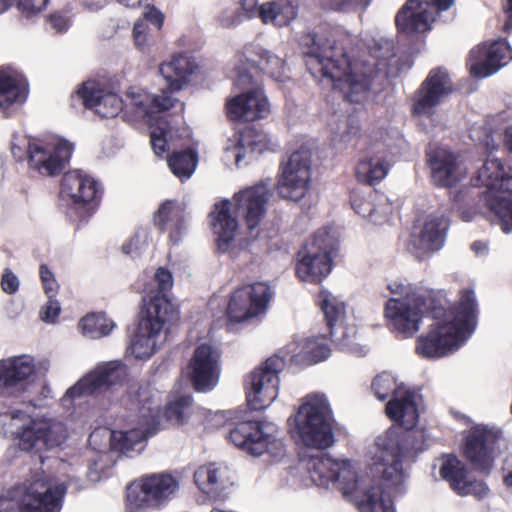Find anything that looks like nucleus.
Masks as SVG:
<instances>
[{
    "label": "nucleus",
    "instance_id": "obj_1",
    "mask_svg": "<svg viewBox=\"0 0 512 512\" xmlns=\"http://www.w3.org/2000/svg\"><path fill=\"white\" fill-rule=\"evenodd\" d=\"M372 390L381 401L391 397L385 407L386 415L399 423L377 435L366 448V457L379 479L360 475L356 463L350 460L326 454L310 457L303 467L313 484L337 488L361 512H395L392 498L405 489L407 467L427 448L425 432L413 429L422 396L388 372L374 378Z\"/></svg>",
    "mask_w": 512,
    "mask_h": 512
},
{
    "label": "nucleus",
    "instance_id": "obj_2",
    "mask_svg": "<svg viewBox=\"0 0 512 512\" xmlns=\"http://www.w3.org/2000/svg\"><path fill=\"white\" fill-rule=\"evenodd\" d=\"M348 35L339 32L308 34L302 38L306 47V66L314 78L321 77L333 84L351 103L368 98L370 79L359 62H351L343 47Z\"/></svg>",
    "mask_w": 512,
    "mask_h": 512
},
{
    "label": "nucleus",
    "instance_id": "obj_3",
    "mask_svg": "<svg viewBox=\"0 0 512 512\" xmlns=\"http://www.w3.org/2000/svg\"><path fill=\"white\" fill-rule=\"evenodd\" d=\"M478 302L474 290L465 288L448 311L433 310L434 322L426 335L417 339L415 351L426 359L447 357L459 350L477 326Z\"/></svg>",
    "mask_w": 512,
    "mask_h": 512
},
{
    "label": "nucleus",
    "instance_id": "obj_4",
    "mask_svg": "<svg viewBox=\"0 0 512 512\" xmlns=\"http://www.w3.org/2000/svg\"><path fill=\"white\" fill-rule=\"evenodd\" d=\"M173 283L171 271L164 267L156 269L149 288L148 301L127 349L134 358L147 360L154 355L165 343L170 324L177 320V307L168 297Z\"/></svg>",
    "mask_w": 512,
    "mask_h": 512
},
{
    "label": "nucleus",
    "instance_id": "obj_5",
    "mask_svg": "<svg viewBox=\"0 0 512 512\" xmlns=\"http://www.w3.org/2000/svg\"><path fill=\"white\" fill-rule=\"evenodd\" d=\"M121 405L134 412L132 427L118 431H104L110 440L112 449L127 457L141 454L147 439L153 436L161 426L160 405L162 397L148 386L131 383L120 399Z\"/></svg>",
    "mask_w": 512,
    "mask_h": 512
},
{
    "label": "nucleus",
    "instance_id": "obj_6",
    "mask_svg": "<svg viewBox=\"0 0 512 512\" xmlns=\"http://www.w3.org/2000/svg\"><path fill=\"white\" fill-rule=\"evenodd\" d=\"M269 197V187L261 183L235 194L233 201L224 200L214 205L210 219L220 252L229 250L237 233L238 221L233 216V210L243 218L251 237L253 239L258 237V227L266 215Z\"/></svg>",
    "mask_w": 512,
    "mask_h": 512
},
{
    "label": "nucleus",
    "instance_id": "obj_7",
    "mask_svg": "<svg viewBox=\"0 0 512 512\" xmlns=\"http://www.w3.org/2000/svg\"><path fill=\"white\" fill-rule=\"evenodd\" d=\"M0 434L13 439L20 450L28 452L60 446L67 431L56 418L13 410L0 414Z\"/></svg>",
    "mask_w": 512,
    "mask_h": 512
},
{
    "label": "nucleus",
    "instance_id": "obj_8",
    "mask_svg": "<svg viewBox=\"0 0 512 512\" xmlns=\"http://www.w3.org/2000/svg\"><path fill=\"white\" fill-rule=\"evenodd\" d=\"M290 419L292 436L307 448L324 450L335 442L334 415L324 393L313 392L300 400L296 413Z\"/></svg>",
    "mask_w": 512,
    "mask_h": 512
},
{
    "label": "nucleus",
    "instance_id": "obj_9",
    "mask_svg": "<svg viewBox=\"0 0 512 512\" xmlns=\"http://www.w3.org/2000/svg\"><path fill=\"white\" fill-rule=\"evenodd\" d=\"M65 492L63 482L35 474L0 497V512H60Z\"/></svg>",
    "mask_w": 512,
    "mask_h": 512
},
{
    "label": "nucleus",
    "instance_id": "obj_10",
    "mask_svg": "<svg viewBox=\"0 0 512 512\" xmlns=\"http://www.w3.org/2000/svg\"><path fill=\"white\" fill-rule=\"evenodd\" d=\"M180 490L179 478L171 472L143 474L126 487L125 512H159Z\"/></svg>",
    "mask_w": 512,
    "mask_h": 512
},
{
    "label": "nucleus",
    "instance_id": "obj_11",
    "mask_svg": "<svg viewBox=\"0 0 512 512\" xmlns=\"http://www.w3.org/2000/svg\"><path fill=\"white\" fill-rule=\"evenodd\" d=\"M392 297L386 302L385 317L390 330L397 336L409 338L420 329L425 310L426 296L416 288L401 283H391Z\"/></svg>",
    "mask_w": 512,
    "mask_h": 512
},
{
    "label": "nucleus",
    "instance_id": "obj_12",
    "mask_svg": "<svg viewBox=\"0 0 512 512\" xmlns=\"http://www.w3.org/2000/svg\"><path fill=\"white\" fill-rule=\"evenodd\" d=\"M337 248L336 233L328 227L318 229L297 253V278L307 283H320L332 271V257Z\"/></svg>",
    "mask_w": 512,
    "mask_h": 512
},
{
    "label": "nucleus",
    "instance_id": "obj_13",
    "mask_svg": "<svg viewBox=\"0 0 512 512\" xmlns=\"http://www.w3.org/2000/svg\"><path fill=\"white\" fill-rule=\"evenodd\" d=\"M228 438L245 452L267 455L272 462H280L286 456V445L273 423L242 421L230 430Z\"/></svg>",
    "mask_w": 512,
    "mask_h": 512
},
{
    "label": "nucleus",
    "instance_id": "obj_14",
    "mask_svg": "<svg viewBox=\"0 0 512 512\" xmlns=\"http://www.w3.org/2000/svg\"><path fill=\"white\" fill-rule=\"evenodd\" d=\"M234 72V86L239 93L227 100L228 117L247 122L267 117L270 107L261 84L253 79L242 61L235 65Z\"/></svg>",
    "mask_w": 512,
    "mask_h": 512
},
{
    "label": "nucleus",
    "instance_id": "obj_15",
    "mask_svg": "<svg viewBox=\"0 0 512 512\" xmlns=\"http://www.w3.org/2000/svg\"><path fill=\"white\" fill-rule=\"evenodd\" d=\"M49 368L48 359H36L29 354L1 359L0 394L12 397L24 394L35 382V379L40 375H45Z\"/></svg>",
    "mask_w": 512,
    "mask_h": 512
},
{
    "label": "nucleus",
    "instance_id": "obj_16",
    "mask_svg": "<svg viewBox=\"0 0 512 512\" xmlns=\"http://www.w3.org/2000/svg\"><path fill=\"white\" fill-rule=\"evenodd\" d=\"M285 363L284 357L278 353L246 376V399L251 409H265L277 399L280 386L279 373L284 369Z\"/></svg>",
    "mask_w": 512,
    "mask_h": 512
},
{
    "label": "nucleus",
    "instance_id": "obj_17",
    "mask_svg": "<svg viewBox=\"0 0 512 512\" xmlns=\"http://www.w3.org/2000/svg\"><path fill=\"white\" fill-rule=\"evenodd\" d=\"M101 193L98 181L81 170L68 171L62 178L60 198L69 207L71 215L90 216Z\"/></svg>",
    "mask_w": 512,
    "mask_h": 512
},
{
    "label": "nucleus",
    "instance_id": "obj_18",
    "mask_svg": "<svg viewBox=\"0 0 512 512\" xmlns=\"http://www.w3.org/2000/svg\"><path fill=\"white\" fill-rule=\"evenodd\" d=\"M126 377L127 367L120 361L102 363L70 387L63 396L62 402L68 405L76 399L106 391L122 383Z\"/></svg>",
    "mask_w": 512,
    "mask_h": 512
},
{
    "label": "nucleus",
    "instance_id": "obj_19",
    "mask_svg": "<svg viewBox=\"0 0 512 512\" xmlns=\"http://www.w3.org/2000/svg\"><path fill=\"white\" fill-rule=\"evenodd\" d=\"M73 149L71 142L58 136L36 139L31 146L29 168L43 176L57 175L69 161Z\"/></svg>",
    "mask_w": 512,
    "mask_h": 512
},
{
    "label": "nucleus",
    "instance_id": "obj_20",
    "mask_svg": "<svg viewBox=\"0 0 512 512\" xmlns=\"http://www.w3.org/2000/svg\"><path fill=\"white\" fill-rule=\"evenodd\" d=\"M311 187V157L308 151L294 152L280 169L277 188L287 200L299 201Z\"/></svg>",
    "mask_w": 512,
    "mask_h": 512
},
{
    "label": "nucleus",
    "instance_id": "obj_21",
    "mask_svg": "<svg viewBox=\"0 0 512 512\" xmlns=\"http://www.w3.org/2000/svg\"><path fill=\"white\" fill-rule=\"evenodd\" d=\"M272 295L271 288L264 282L239 287L230 297L227 317L232 322L256 317L265 312Z\"/></svg>",
    "mask_w": 512,
    "mask_h": 512
},
{
    "label": "nucleus",
    "instance_id": "obj_22",
    "mask_svg": "<svg viewBox=\"0 0 512 512\" xmlns=\"http://www.w3.org/2000/svg\"><path fill=\"white\" fill-rule=\"evenodd\" d=\"M512 60V49L504 39L484 42L474 47L467 65L470 73L478 78L493 75Z\"/></svg>",
    "mask_w": 512,
    "mask_h": 512
},
{
    "label": "nucleus",
    "instance_id": "obj_23",
    "mask_svg": "<svg viewBox=\"0 0 512 512\" xmlns=\"http://www.w3.org/2000/svg\"><path fill=\"white\" fill-rule=\"evenodd\" d=\"M452 89L448 73L442 68L432 69L414 94L413 114L419 117L433 115L437 106L452 92Z\"/></svg>",
    "mask_w": 512,
    "mask_h": 512
},
{
    "label": "nucleus",
    "instance_id": "obj_24",
    "mask_svg": "<svg viewBox=\"0 0 512 512\" xmlns=\"http://www.w3.org/2000/svg\"><path fill=\"white\" fill-rule=\"evenodd\" d=\"M189 368L191 381L197 391L207 392L214 389L220 377V351L208 343L199 345Z\"/></svg>",
    "mask_w": 512,
    "mask_h": 512
},
{
    "label": "nucleus",
    "instance_id": "obj_25",
    "mask_svg": "<svg viewBox=\"0 0 512 512\" xmlns=\"http://www.w3.org/2000/svg\"><path fill=\"white\" fill-rule=\"evenodd\" d=\"M437 11L432 0H408L396 15L397 28L408 35L425 33L432 28Z\"/></svg>",
    "mask_w": 512,
    "mask_h": 512
},
{
    "label": "nucleus",
    "instance_id": "obj_26",
    "mask_svg": "<svg viewBox=\"0 0 512 512\" xmlns=\"http://www.w3.org/2000/svg\"><path fill=\"white\" fill-rule=\"evenodd\" d=\"M275 147L276 143L269 134L254 128H247L225 148V159L240 166L246 158L251 159L265 151H272Z\"/></svg>",
    "mask_w": 512,
    "mask_h": 512
},
{
    "label": "nucleus",
    "instance_id": "obj_27",
    "mask_svg": "<svg viewBox=\"0 0 512 512\" xmlns=\"http://www.w3.org/2000/svg\"><path fill=\"white\" fill-rule=\"evenodd\" d=\"M476 187H484V196L512 191V168L496 157H488L471 178Z\"/></svg>",
    "mask_w": 512,
    "mask_h": 512
},
{
    "label": "nucleus",
    "instance_id": "obj_28",
    "mask_svg": "<svg viewBox=\"0 0 512 512\" xmlns=\"http://www.w3.org/2000/svg\"><path fill=\"white\" fill-rule=\"evenodd\" d=\"M123 107L134 115L135 119L151 122L153 115L166 111L174 105V98L163 90L161 95H151L143 88L130 87L126 92Z\"/></svg>",
    "mask_w": 512,
    "mask_h": 512
},
{
    "label": "nucleus",
    "instance_id": "obj_29",
    "mask_svg": "<svg viewBox=\"0 0 512 512\" xmlns=\"http://www.w3.org/2000/svg\"><path fill=\"white\" fill-rule=\"evenodd\" d=\"M497 435L494 431L477 426L466 437L464 455L475 469L488 473L492 469Z\"/></svg>",
    "mask_w": 512,
    "mask_h": 512
},
{
    "label": "nucleus",
    "instance_id": "obj_30",
    "mask_svg": "<svg viewBox=\"0 0 512 512\" xmlns=\"http://www.w3.org/2000/svg\"><path fill=\"white\" fill-rule=\"evenodd\" d=\"M433 181L440 186L450 187L462 180L467 173L460 156L450 150L439 147L428 153Z\"/></svg>",
    "mask_w": 512,
    "mask_h": 512
},
{
    "label": "nucleus",
    "instance_id": "obj_31",
    "mask_svg": "<svg viewBox=\"0 0 512 512\" xmlns=\"http://www.w3.org/2000/svg\"><path fill=\"white\" fill-rule=\"evenodd\" d=\"M470 137L489 150L495 149L503 137L507 150L512 152V125L507 124L505 112L474 123L470 128Z\"/></svg>",
    "mask_w": 512,
    "mask_h": 512
},
{
    "label": "nucleus",
    "instance_id": "obj_32",
    "mask_svg": "<svg viewBox=\"0 0 512 512\" xmlns=\"http://www.w3.org/2000/svg\"><path fill=\"white\" fill-rule=\"evenodd\" d=\"M78 96L86 108L104 118L115 117L123 109V100L94 80L86 81L78 90Z\"/></svg>",
    "mask_w": 512,
    "mask_h": 512
},
{
    "label": "nucleus",
    "instance_id": "obj_33",
    "mask_svg": "<svg viewBox=\"0 0 512 512\" xmlns=\"http://www.w3.org/2000/svg\"><path fill=\"white\" fill-rule=\"evenodd\" d=\"M351 204L357 214L376 225L389 222L397 209L387 195L378 191L354 193Z\"/></svg>",
    "mask_w": 512,
    "mask_h": 512
},
{
    "label": "nucleus",
    "instance_id": "obj_34",
    "mask_svg": "<svg viewBox=\"0 0 512 512\" xmlns=\"http://www.w3.org/2000/svg\"><path fill=\"white\" fill-rule=\"evenodd\" d=\"M26 79L12 69H0V112L8 117L26 101Z\"/></svg>",
    "mask_w": 512,
    "mask_h": 512
},
{
    "label": "nucleus",
    "instance_id": "obj_35",
    "mask_svg": "<svg viewBox=\"0 0 512 512\" xmlns=\"http://www.w3.org/2000/svg\"><path fill=\"white\" fill-rule=\"evenodd\" d=\"M331 349L325 336L306 338L289 343L280 352V356L299 365H311L327 359Z\"/></svg>",
    "mask_w": 512,
    "mask_h": 512
},
{
    "label": "nucleus",
    "instance_id": "obj_36",
    "mask_svg": "<svg viewBox=\"0 0 512 512\" xmlns=\"http://www.w3.org/2000/svg\"><path fill=\"white\" fill-rule=\"evenodd\" d=\"M448 220L444 215L436 213L429 215L419 234L414 235L412 245L419 258L440 250L445 242Z\"/></svg>",
    "mask_w": 512,
    "mask_h": 512
},
{
    "label": "nucleus",
    "instance_id": "obj_37",
    "mask_svg": "<svg viewBox=\"0 0 512 512\" xmlns=\"http://www.w3.org/2000/svg\"><path fill=\"white\" fill-rule=\"evenodd\" d=\"M244 56L245 62L243 59H240L238 63L242 61L248 70V65L251 67L257 66L262 72L277 82H285L290 78L289 68L285 60L272 51L262 47H247Z\"/></svg>",
    "mask_w": 512,
    "mask_h": 512
},
{
    "label": "nucleus",
    "instance_id": "obj_38",
    "mask_svg": "<svg viewBox=\"0 0 512 512\" xmlns=\"http://www.w3.org/2000/svg\"><path fill=\"white\" fill-rule=\"evenodd\" d=\"M194 482L204 494L210 497H219L233 484L228 467L218 463L199 466L194 472Z\"/></svg>",
    "mask_w": 512,
    "mask_h": 512
},
{
    "label": "nucleus",
    "instance_id": "obj_39",
    "mask_svg": "<svg viewBox=\"0 0 512 512\" xmlns=\"http://www.w3.org/2000/svg\"><path fill=\"white\" fill-rule=\"evenodd\" d=\"M391 164L392 158L387 151L383 149L368 151L356 165V177L362 183L377 184L387 176Z\"/></svg>",
    "mask_w": 512,
    "mask_h": 512
},
{
    "label": "nucleus",
    "instance_id": "obj_40",
    "mask_svg": "<svg viewBox=\"0 0 512 512\" xmlns=\"http://www.w3.org/2000/svg\"><path fill=\"white\" fill-rule=\"evenodd\" d=\"M164 15L154 6H146L142 18L135 22L132 36L135 47L143 53H149L160 31Z\"/></svg>",
    "mask_w": 512,
    "mask_h": 512
},
{
    "label": "nucleus",
    "instance_id": "obj_41",
    "mask_svg": "<svg viewBox=\"0 0 512 512\" xmlns=\"http://www.w3.org/2000/svg\"><path fill=\"white\" fill-rule=\"evenodd\" d=\"M156 225L169 233L170 239L177 243L186 230L185 205L179 201L167 200L158 209Z\"/></svg>",
    "mask_w": 512,
    "mask_h": 512
},
{
    "label": "nucleus",
    "instance_id": "obj_42",
    "mask_svg": "<svg viewBox=\"0 0 512 512\" xmlns=\"http://www.w3.org/2000/svg\"><path fill=\"white\" fill-rule=\"evenodd\" d=\"M196 68L190 57L184 54L173 55L170 60L161 63L159 72L168 84L169 94L180 91L187 84Z\"/></svg>",
    "mask_w": 512,
    "mask_h": 512
},
{
    "label": "nucleus",
    "instance_id": "obj_43",
    "mask_svg": "<svg viewBox=\"0 0 512 512\" xmlns=\"http://www.w3.org/2000/svg\"><path fill=\"white\" fill-rule=\"evenodd\" d=\"M441 478L450 483L451 488L460 495L474 491V484L468 480L467 470L462 462L453 455H445L439 460Z\"/></svg>",
    "mask_w": 512,
    "mask_h": 512
},
{
    "label": "nucleus",
    "instance_id": "obj_44",
    "mask_svg": "<svg viewBox=\"0 0 512 512\" xmlns=\"http://www.w3.org/2000/svg\"><path fill=\"white\" fill-rule=\"evenodd\" d=\"M256 14L265 24L285 26L296 17L297 11L290 2L278 0L263 3L258 9L254 8V15Z\"/></svg>",
    "mask_w": 512,
    "mask_h": 512
},
{
    "label": "nucleus",
    "instance_id": "obj_45",
    "mask_svg": "<svg viewBox=\"0 0 512 512\" xmlns=\"http://www.w3.org/2000/svg\"><path fill=\"white\" fill-rule=\"evenodd\" d=\"M489 211L505 233L512 231V191L494 196H483Z\"/></svg>",
    "mask_w": 512,
    "mask_h": 512
},
{
    "label": "nucleus",
    "instance_id": "obj_46",
    "mask_svg": "<svg viewBox=\"0 0 512 512\" xmlns=\"http://www.w3.org/2000/svg\"><path fill=\"white\" fill-rule=\"evenodd\" d=\"M318 301L329 329L344 323L347 309L344 300L327 290H323L318 296Z\"/></svg>",
    "mask_w": 512,
    "mask_h": 512
},
{
    "label": "nucleus",
    "instance_id": "obj_47",
    "mask_svg": "<svg viewBox=\"0 0 512 512\" xmlns=\"http://www.w3.org/2000/svg\"><path fill=\"white\" fill-rule=\"evenodd\" d=\"M161 411V408L159 409ZM204 411L200 408L195 411L193 400L190 396H183L174 402L169 403L162 414L160 412V420L164 418L175 425H183L190 419L192 414L200 415Z\"/></svg>",
    "mask_w": 512,
    "mask_h": 512
},
{
    "label": "nucleus",
    "instance_id": "obj_48",
    "mask_svg": "<svg viewBox=\"0 0 512 512\" xmlns=\"http://www.w3.org/2000/svg\"><path fill=\"white\" fill-rule=\"evenodd\" d=\"M330 336L332 341L341 349L355 355H365L368 348L356 342L355 326H347L344 323L330 328Z\"/></svg>",
    "mask_w": 512,
    "mask_h": 512
},
{
    "label": "nucleus",
    "instance_id": "obj_49",
    "mask_svg": "<svg viewBox=\"0 0 512 512\" xmlns=\"http://www.w3.org/2000/svg\"><path fill=\"white\" fill-rule=\"evenodd\" d=\"M115 324L103 313H91L83 317L79 322L82 334L91 339H98L108 335Z\"/></svg>",
    "mask_w": 512,
    "mask_h": 512
},
{
    "label": "nucleus",
    "instance_id": "obj_50",
    "mask_svg": "<svg viewBox=\"0 0 512 512\" xmlns=\"http://www.w3.org/2000/svg\"><path fill=\"white\" fill-rule=\"evenodd\" d=\"M197 154L192 149L174 152L168 159L172 173L181 180L189 179L197 166Z\"/></svg>",
    "mask_w": 512,
    "mask_h": 512
},
{
    "label": "nucleus",
    "instance_id": "obj_51",
    "mask_svg": "<svg viewBox=\"0 0 512 512\" xmlns=\"http://www.w3.org/2000/svg\"><path fill=\"white\" fill-rule=\"evenodd\" d=\"M255 6L256 0H248V5L245 8L244 0H242V7L232 6L223 9L218 16V22L225 28L235 27L244 19L254 16Z\"/></svg>",
    "mask_w": 512,
    "mask_h": 512
},
{
    "label": "nucleus",
    "instance_id": "obj_52",
    "mask_svg": "<svg viewBox=\"0 0 512 512\" xmlns=\"http://www.w3.org/2000/svg\"><path fill=\"white\" fill-rule=\"evenodd\" d=\"M371 55L377 59V68L379 71H385L388 62L394 57V43L391 39L379 36L374 38L369 45Z\"/></svg>",
    "mask_w": 512,
    "mask_h": 512
},
{
    "label": "nucleus",
    "instance_id": "obj_53",
    "mask_svg": "<svg viewBox=\"0 0 512 512\" xmlns=\"http://www.w3.org/2000/svg\"><path fill=\"white\" fill-rule=\"evenodd\" d=\"M150 244V233L146 228L138 229L121 247L122 252L131 257L136 258L147 251Z\"/></svg>",
    "mask_w": 512,
    "mask_h": 512
},
{
    "label": "nucleus",
    "instance_id": "obj_54",
    "mask_svg": "<svg viewBox=\"0 0 512 512\" xmlns=\"http://www.w3.org/2000/svg\"><path fill=\"white\" fill-rule=\"evenodd\" d=\"M14 3L22 14L31 16L42 11L48 0H0V14L6 12Z\"/></svg>",
    "mask_w": 512,
    "mask_h": 512
},
{
    "label": "nucleus",
    "instance_id": "obj_55",
    "mask_svg": "<svg viewBox=\"0 0 512 512\" xmlns=\"http://www.w3.org/2000/svg\"><path fill=\"white\" fill-rule=\"evenodd\" d=\"M37 138H29L21 133H14L10 142V150L17 161L27 159L29 161L31 146Z\"/></svg>",
    "mask_w": 512,
    "mask_h": 512
},
{
    "label": "nucleus",
    "instance_id": "obj_56",
    "mask_svg": "<svg viewBox=\"0 0 512 512\" xmlns=\"http://www.w3.org/2000/svg\"><path fill=\"white\" fill-rule=\"evenodd\" d=\"M171 135L170 129L165 126H157L151 130V145L156 155H161L166 152Z\"/></svg>",
    "mask_w": 512,
    "mask_h": 512
},
{
    "label": "nucleus",
    "instance_id": "obj_57",
    "mask_svg": "<svg viewBox=\"0 0 512 512\" xmlns=\"http://www.w3.org/2000/svg\"><path fill=\"white\" fill-rule=\"evenodd\" d=\"M47 298L48 300L41 308L39 316L43 322L53 324L61 312V307L56 296H47Z\"/></svg>",
    "mask_w": 512,
    "mask_h": 512
},
{
    "label": "nucleus",
    "instance_id": "obj_58",
    "mask_svg": "<svg viewBox=\"0 0 512 512\" xmlns=\"http://www.w3.org/2000/svg\"><path fill=\"white\" fill-rule=\"evenodd\" d=\"M39 275L43 285L46 296H56L59 289L54 273L48 268L47 265L42 264L39 267Z\"/></svg>",
    "mask_w": 512,
    "mask_h": 512
},
{
    "label": "nucleus",
    "instance_id": "obj_59",
    "mask_svg": "<svg viewBox=\"0 0 512 512\" xmlns=\"http://www.w3.org/2000/svg\"><path fill=\"white\" fill-rule=\"evenodd\" d=\"M371 0H327V6L337 11H351L358 7H366Z\"/></svg>",
    "mask_w": 512,
    "mask_h": 512
},
{
    "label": "nucleus",
    "instance_id": "obj_60",
    "mask_svg": "<svg viewBox=\"0 0 512 512\" xmlns=\"http://www.w3.org/2000/svg\"><path fill=\"white\" fill-rule=\"evenodd\" d=\"M103 471V466H99L97 462L94 463V467H90L87 471H85L84 467L77 466L73 469V474L68 475L69 481H78L81 475L85 472L87 478L91 482H97L101 479V472Z\"/></svg>",
    "mask_w": 512,
    "mask_h": 512
},
{
    "label": "nucleus",
    "instance_id": "obj_61",
    "mask_svg": "<svg viewBox=\"0 0 512 512\" xmlns=\"http://www.w3.org/2000/svg\"><path fill=\"white\" fill-rule=\"evenodd\" d=\"M19 278L8 268L4 269L1 277V289L4 293L12 295L19 289Z\"/></svg>",
    "mask_w": 512,
    "mask_h": 512
},
{
    "label": "nucleus",
    "instance_id": "obj_62",
    "mask_svg": "<svg viewBox=\"0 0 512 512\" xmlns=\"http://www.w3.org/2000/svg\"><path fill=\"white\" fill-rule=\"evenodd\" d=\"M344 126L343 129L339 130L338 134L342 142L349 143L358 135L359 125L354 119H346Z\"/></svg>",
    "mask_w": 512,
    "mask_h": 512
},
{
    "label": "nucleus",
    "instance_id": "obj_63",
    "mask_svg": "<svg viewBox=\"0 0 512 512\" xmlns=\"http://www.w3.org/2000/svg\"><path fill=\"white\" fill-rule=\"evenodd\" d=\"M49 23L51 27L58 33H63L67 31V29L70 26V21L67 17L60 15V14H54L49 18Z\"/></svg>",
    "mask_w": 512,
    "mask_h": 512
},
{
    "label": "nucleus",
    "instance_id": "obj_64",
    "mask_svg": "<svg viewBox=\"0 0 512 512\" xmlns=\"http://www.w3.org/2000/svg\"><path fill=\"white\" fill-rule=\"evenodd\" d=\"M506 468L508 469L507 475L504 477L506 486L512 487V455L506 459Z\"/></svg>",
    "mask_w": 512,
    "mask_h": 512
}]
</instances>
